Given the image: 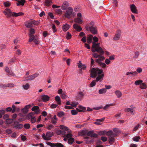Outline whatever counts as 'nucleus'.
I'll use <instances>...</instances> for the list:
<instances>
[{"label":"nucleus","mask_w":147,"mask_h":147,"mask_svg":"<svg viewBox=\"0 0 147 147\" xmlns=\"http://www.w3.org/2000/svg\"><path fill=\"white\" fill-rule=\"evenodd\" d=\"M93 38V36L91 34L88 35L87 37V42L88 43H90L92 42Z\"/></svg>","instance_id":"nucleus-23"},{"label":"nucleus","mask_w":147,"mask_h":147,"mask_svg":"<svg viewBox=\"0 0 147 147\" xmlns=\"http://www.w3.org/2000/svg\"><path fill=\"white\" fill-rule=\"evenodd\" d=\"M13 121V119H7L5 121V123L7 124H9L12 123Z\"/></svg>","instance_id":"nucleus-41"},{"label":"nucleus","mask_w":147,"mask_h":147,"mask_svg":"<svg viewBox=\"0 0 147 147\" xmlns=\"http://www.w3.org/2000/svg\"><path fill=\"white\" fill-rule=\"evenodd\" d=\"M89 131L87 130H83L80 131L79 132V135L80 136H83L84 138L85 136H86V135L88 136V133Z\"/></svg>","instance_id":"nucleus-10"},{"label":"nucleus","mask_w":147,"mask_h":147,"mask_svg":"<svg viewBox=\"0 0 147 147\" xmlns=\"http://www.w3.org/2000/svg\"><path fill=\"white\" fill-rule=\"evenodd\" d=\"M142 82V80H138L135 81V84L136 85H139L141 84Z\"/></svg>","instance_id":"nucleus-44"},{"label":"nucleus","mask_w":147,"mask_h":147,"mask_svg":"<svg viewBox=\"0 0 147 147\" xmlns=\"http://www.w3.org/2000/svg\"><path fill=\"white\" fill-rule=\"evenodd\" d=\"M30 86L29 84L28 83H27L25 85H23V86L24 89L26 90H28Z\"/></svg>","instance_id":"nucleus-46"},{"label":"nucleus","mask_w":147,"mask_h":147,"mask_svg":"<svg viewBox=\"0 0 147 147\" xmlns=\"http://www.w3.org/2000/svg\"><path fill=\"white\" fill-rule=\"evenodd\" d=\"M106 91V90L105 88H102L99 90L98 93L99 94H103L105 93Z\"/></svg>","instance_id":"nucleus-35"},{"label":"nucleus","mask_w":147,"mask_h":147,"mask_svg":"<svg viewBox=\"0 0 147 147\" xmlns=\"http://www.w3.org/2000/svg\"><path fill=\"white\" fill-rule=\"evenodd\" d=\"M104 76V74H102L101 75H98V76L96 77V82H98L100 80H102L103 77Z\"/></svg>","instance_id":"nucleus-25"},{"label":"nucleus","mask_w":147,"mask_h":147,"mask_svg":"<svg viewBox=\"0 0 147 147\" xmlns=\"http://www.w3.org/2000/svg\"><path fill=\"white\" fill-rule=\"evenodd\" d=\"M140 138L139 136H136L133 138V140L136 142H138Z\"/></svg>","instance_id":"nucleus-47"},{"label":"nucleus","mask_w":147,"mask_h":147,"mask_svg":"<svg viewBox=\"0 0 147 147\" xmlns=\"http://www.w3.org/2000/svg\"><path fill=\"white\" fill-rule=\"evenodd\" d=\"M71 113L73 115H75L77 114V111L75 109L72 110L71 111Z\"/></svg>","instance_id":"nucleus-53"},{"label":"nucleus","mask_w":147,"mask_h":147,"mask_svg":"<svg viewBox=\"0 0 147 147\" xmlns=\"http://www.w3.org/2000/svg\"><path fill=\"white\" fill-rule=\"evenodd\" d=\"M5 113V110H0V119L2 118V115H4Z\"/></svg>","instance_id":"nucleus-50"},{"label":"nucleus","mask_w":147,"mask_h":147,"mask_svg":"<svg viewBox=\"0 0 147 147\" xmlns=\"http://www.w3.org/2000/svg\"><path fill=\"white\" fill-rule=\"evenodd\" d=\"M73 27L78 32H80L82 30V28L76 24H74Z\"/></svg>","instance_id":"nucleus-20"},{"label":"nucleus","mask_w":147,"mask_h":147,"mask_svg":"<svg viewBox=\"0 0 147 147\" xmlns=\"http://www.w3.org/2000/svg\"><path fill=\"white\" fill-rule=\"evenodd\" d=\"M25 1L24 0H19L18 1V2L20 3V4L22 5H24Z\"/></svg>","instance_id":"nucleus-51"},{"label":"nucleus","mask_w":147,"mask_h":147,"mask_svg":"<svg viewBox=\"0 0 147 147\" xmlns=\"http://www.w3.org/2000/svg\"><path fill=\"white\" fill-rule=\"evenodd\" d=\"M88 136H90L91 138H96L98 137V135L94 133L93 130L89 131L88 133Z\"/></svg>","instance_id":"nucleus-11"},{"label":"nucleus","mask_w":147,"mask_h":147,"mask_svg":"<svg viewBox=\"0 0 147 147\" xmlns=\"http://www.w3.org/2000/svg\"><path fill=\"white\" fill-rule=\"evenodd\" d=\"M121 31L120 30H117L115 33V35L113 38V40H117L119 39L121 36Z\"/></svg>","instance_id":"nucleus-9"},{"label":"nucleus","mask_w":147,"mask_h":147,"mask_svg":"<svg viewBox=\"0 0 147 147\" xmlns=\"http://www.w3.org/2000/svg\"><path fill=\"white\" fill-rule=\"evenodd\" d=\"M78 67L81 70H84L86 69V65H78Z\"/></svg>","instance_id":"nucleus-39"},{"label":"nucleus","mask_w":147,"mask_h":147,"mask_svg":"<svg viewBox=\"0 0 147 147\" xmlns=\"http://www.w3.org/2000/svg\"><path fill=\"white\" fill-rule=\"evenodd\" d=\"M34 115V113L33 112L31 113L28 114L26 116L27 119H31Z\"/></svg>","instance_id":"nucleus-34"},{"label":"nucleus","mask_w":147,"mask_h":147,"mask_svg":"<svg viewBox=\"0 0 147 147\" xmlns=\"http://www.w3.org/2000/svg\"><path fill=\"white\" fill-rule=\"evenodd\" d=\"M130 9L131 11L134 13H138V10L136 6L134 4L130 5Z\"/></svg>","instance_id":"nucleus-13"},{"label":"nucleus","mask_w":147,"mask_h":147,"mask_svg":"<svg viewBox=\"0 0 147 147\" xmlns=\"http://www.w3.org/2000/svg\"><path fill=\"white\" fill-rule=\"evenodd\" d=\"M84 139L85 140V142L86 144H89L92 142V140H89V139H90L89 136H85Z\"/></svg>","instance_id":"nucleus-29"},{"label":"nucleus","mask_w":147,"mask_h":147,"mask_svg":"<svg viewBox=\"0 0 147 147\" xmlns=\"http://www.w3.org/2000/svg\"><path fill=\"white\" fill-rule=\"evenodd\" d=\"M59 127L61 129H62L64 131H67L69 130V129L67 127L63 125H61Z\"/></svg>","instance_id":"nucleus-32"},{"label":"nucleus","mask_w":147,"mask_h":147,"mask_svg":"<svg viewBox=\"0 0 147 147\" xmlns=\"http://www.w3.org/2000/svg\"><path fill=\"white\" fill-rule=\"evenodd\" d=\"M67 96V95L65 93H63L61 95V98L62 99H65Z\"/></svg>","instance_id":"nucleus-62"},{"label":"nucleus","mask_w":147,"mask_h":147,"mask_svg":"<svg viewBox=\"0 0 147 147\" xmlns=\"http://www.w3.org/2000/svg\"><path fill=\"white\" fill-rule=\"evenodd\" d=\"M31 123H35L36 121L35 117H33L30 119Z\"/></svg>","instance_id":"nucleus-56"},{"label":"nucleus","mask_w":147,"mask_h":147,"mask_svg":"<svg viewBox=\"0 0 147 147\" xmlns=\"http://www.w3.org/2000/svg\"><path fill=\"white\" fill-rule=\"evenodd\" d=\"M55 99L56 101L57 102L58 104L60 105L61 104V99L59 96L58 95L56 96L55 98Z\"/></svg>","instance_id":"nucleus-28"},{"label":"nucleus","mask_w":147,"mask_h":147,"mask_svg":"<svg viewBox=\"0 0 147 147\" xmlns=\"http://www.w3.org/2000/svg\"><path fill=\"white\" fill-rule=\"evenodd\" d=\"M69 6V3L67 1H64L61 6V9L63 10L67 9Z\"/></svg>","instance_id":"nucleus-14"},{"label":"nucleus","mask_w":147,"mask_h":147,"mask_svg":"<svg viewBox=\"0 0 147 147\" xmlns=\"http://www.w3.org/2000/svg\"><path fill=\"white\" fill-rule=\"evenodd\" d=\"M54 126L52 125H49L47 126V128L49 130H51L52 128Z\"/></svg>","instance_id":"nucleus-60"},{"label":"nucleus","mask_w":147,"mask_h":147,"mask_svg":"<svg viewBox=\"0 0 147 147\" xmlns=\"http://www.w3.org/2000/svg\"><path fill=\"white\" fill-rule=\"evenodd\" d=\"M51 0H46L45 1V4L46 6H49L51 5Z\"/></svg>","instance_id":"nucleus-36"},{"label":"nucleus","mask_w":147,"mask_h":147,"mask_svg":"<svg viewBox=\"0 0 147 147\" xmlns=\"http://www.w3.org/2000/svg\"><path fill=\"white\" fill-rule=\"evenodd\" d=\"M57 106V104H51V107L52 109H54L56 108Z\"/></svg>","instance_id":"nucleus-61"},{"label":"nucleus","mask_w":147,"mask_h":147,"mask_svg":"<svg viewBox=\"0 0 147 147\" xmlns=\"http://www.w3.org/2000/svg\"><path fill=\"white\" fill-rule=\"evenodd\" d=\"M23 127V125L22 124L19 123V122L17 121H15L13 124L12 127L18 129H19L22 128Z\"/></svg>","instance_id":"nucleus-7"},{"label":"nucleus","mask_w":147,"mask_h":147,"mask_svg":"<svg viewBox=\"0 0 147 147\" xmlns=\"http://www.w3.org/2000/svg\"><path fill=\"white\" fill-rule=\"evenodd\" d=\"M96 84V81L94 80L92 81L91 83L90 84V87H92L95 86Z\"/></svg>","instance_id":"nucleus-49"},{"label":"nucleus","mask_w":147,"mask_h":147,"mask_svg":"<svg viewBox=\"0 0 147 147\" xmlns=\"http://www.w3.org/2000/svg\"><path fill=\"white\" fill-rule=\"evenodd\" d=\"M55 12L58 14H62V11L60 9H56L55 10Z\"/></svg>","instance_id":"nucleus-48"},{"label":"nucleus","mask_w":147,"mask_h":147,"mask_svg":"<svg viewBox=\"0 0 147 147\" xmlns=\"http://www.w3.org/2000/svg\"><path fill=\"white\" fill-rule=\"evenodd\" d=\"M115 94L118 98H120L122 95L121 92L119 90H116L115 92Z\"/></svg>","instance_id":"nucleus-30"},{"label":"nucleus","mask_w":147,"mask_h":147,"mask_svg":"<svg viewBox=\"0 0 147 147\" xmlns=\"http://www.w3.org/2000/svg\"><path fill=\"white\" fill-rule=\"evenodd\" d=\"M90 77L92 78L96 77L97 75H100L103 73V70L102 69H100L98 68H92L90 70Z\"/></svg>","instance_id":"nucleus-3"},{"label":"nucleus","mask_w":147,"mask_h":147,"mask_svg":"<svg viewBox=\"0 0 147 147\" xmlns=\"http://www.w3.org/2000/svg\"><path fill=\"white\" fill-rule=\"evenodd\" d=\"M107 136H110L114 138L117 136V134L115 133H113L112 130H110L108 131V132L107 133Z\"/></svg>","instance_id":"nucleus-18"},{"label":"nucleus","mask_w":147,"mask_h":147,"mask_svg":"<svg viewBox=\"0 0 147 147\" xmlns=\"http://www.w3.org/2000/svg\"><path fill=\"white\" fill-rule=\"evenodd\" d=\"M69 27V25L67 24H66L63 25L62 29L63 31H66L68 30Z\"/></svg>","instance_id":"nucleus-24"},{"label":"nucleus","mask_w":147,"mask_h":147,"mask_svg":"<svg viewBox=\"0 0 147 147\" xmlns=\"http://www.w3.org/2000/svg\"><path fill=\"white\" fill-rule=\"evenodd\" d=\"M74 142V139L73 138H70L68 140V142L69 144H72Z\"/></svg>","instance_id":"nucleus-45"},{"label":"nucleus","mask_w":147,"mask_h":147,"mask_svg":"<svg viewBox=\"0 0 147 147\" xmlns=\"http://www.w3.org/2000/svg\"><path fill=\"white\" fill-rule=\"evenodd\" d=\"M94 22H91L89 24H87L85 26L86 30H89L93 34H96L98 33V30L97 27L95 26Z\"/></svg>","instance_id":"nucleus-2"},{"label":"nucleus","mask_w":147,"mask_h":147,"mask_svg":"<svg viewBox=\"0 0 147 147\" xmlns=\"http://www.w3.org/2000/svg\"><path fill=\"white\" fill-rule=\"evenodd\" d=\"M137 74V72L136 71L130 72H127L126 73V75H129V76H131V75L132 76L136 75Z\"/></svg>","instance_id":"nucleus-37"},{"label":"nucleus","mask_w":147,"mask_h":147,"mask_svg":"<svg viewBox=\"0 0 147 147\" xmlns=\"http://www.w3.org/2000/svg\"><path fill=\"white\" fill-rule=\"evenodd\" d=\"M38 73H36L32 75L29 76H28L29 79H28V80H29V81L33 80L37 76H38Z\"/></svg>","instance_id":"nucleus-17"},{"label":"nucleus","mask_w":147,"mask_h":147,"mask_svg":"<svg viewBox=\"0 0 147 147\" xmlns=\"http://www.w3.org/2000/svg\"><path fill=\"white\" fill-rule=\"evenodd\" d=\"M65 136L67 138H71V137L72 136V135L70 133L68 134Z\"/></svg>","instance_id":"nucleus-64"},{"label":"nucleus","mask_w":147,"mask_h":147,"mask_svg":"<svg viewBox=\"0 0 147 147\" xmlns=\"http://www.w3.org/2000/svg\"><path fill=\"white\" fill-rule=\"evenodd\" d=\"M35 33L34 29L33 28H31L30 29L29 33V37L33 36Z\"/></svg>","instance_id":"nucleus-21"},{"label":"nucleus","mask_w":147,"mask_h":147,"mask_svg":"<svg viewBox=\"0 0 147 147\" xmlns=\"http://www.w3.org/2000/svg\"><path fill=\"white\" fill-rule=\"evenodd\" d=\"M31 107V105H28L25 106L24 108L21 110L22 112L24 114L26 113L28 111V109L30 108Z\"/></svg>","instance_id":"nucleus-12"},{"label":"nucleus","mask_w":147,"mask_h":147,"mask_svg":"<svg viewBox=\"0 0 147 147\" xmlns=\"http://www.w3.org/2000/svg\"><path fill=\"white\" fill-rule=\"evenodd\" d=\"M113 131L117 134V133H119L120 132V131L119 129L117 128H114L113 129Z\"/></svg>","instance_id":"nucleus-55"},{"label":"nucleus","mask_w":147,"mask_h":147,"mask_svg":"<svg viewBox=\"0 0 147 147\" xmlns=\"http://www.w3.org/2000/svg\"><path fill=\"white\" fill-rule=\"evenodd\" d=\"M72 36L69 32H67L66 35V37L67 39H69Z\"/></svg>","instance_id":"nucleus-43"},{"label":"nucleus","mask_w":147,"mask_h":147,"mask_svg":"<svg viewBox=\"0 0 147 147\" xmlns=\"http://www.w3.org/2000/svg\"><path fill=\"white\" fill-rule=\"evenodd\" d=\"M84 94L82 92H79L77 96V99L81 100L84 97Z\"/></svg>","instance_id":"nucleus-22"},{"label":"nucleus","mask_w":147,"mask_h":147,"mask_svg":"<svg viewBox=\"0 0 147 147\" xmlns=\"http://www.w3.org/2000/svg\"><path fill=\"white\" fill-rule=\"evenodd\" d=\"M78 104V103L77 102L75 101H73L71 102V106L73 107L76 108L77 105Z\"/></svg>","instance_id":"nucleus-42"},{"label":"nucleus","mask_w":147,"mask_h":147,"mask_svg":"<svg viewBox=\"0 0 147 147\" xmlns=\"http://www.w3.org/2000/svg\"><path fill=\"white\" fill-rule=\"evenodd\" d=\"M108 141L110 144H112L115 142V139L110 136H108Z\"/></svg>","instance_id":"nucleus-27"},{"label":"nucleus","mask_w":147,"mask_h":147,"mask_svg":"<svg viewBox=\"0 0 147 147\" xmlns=\"http://www.w3.org/2000/svg\"><path fill=\"white\" fill-rule=\"evenodd\" d=\"M5 71L7 74V75H12V74L10 71L9 68L8 67H6L5 68Z\"/></svg>","instance_id":"nucleus-38"},{"label":"nucleus","mask_w":147,"mask_h":147,"mask_svg":"<svg viewBox=\"0 0 147 147\" xmlns=\"http://www.w3.org/2000/svg\"><path fill=\"white\" fill-rule=\"evenodd\" d=\"M5 10L7 13V15L6 16L7 17H9L11 16L13 17H16L20 16H23L24 13L22 12H19L18 13H16L14 12H12L11 10L8 8H6Z\"/></svg>","instance_id":"nucleus-5"},{"label":"nucleus","mask_w":147,"mask_h":147,"mask_svg":"<svg viewBox=\"0 0 147 147\" xmlns=\"http://www.w3.org/2000/svg\"><path fill=\"white\" fill-rule=\"evenodd\" d=\"M59 143H53L49 142H47V144L51 147H58Z\"/></svg>","instance_id":"nucleus-19"},{"label":"nucleus","mask_w":147,"mask_h":147,"mask_svg":"<svg viewBox=\"0 0 147 147\" xmlns=\"http://www.w3.org/2000/svg\"><path fill=\"white\" fill-rule=\"evenodd\" d=\"M101 140L104 142L106 141L107 140V137H102L101 138Z\"/></svg>","instance_id":"nucleus-63"},{"label":"nucleus","mask_w":147,"mask_h":147,"mask_svg":"<svg viewBox=\"0 0 147 147\" xmlns=\"http://www.w3.org/2000/svg\"><path fill=\"white\" fill-rule=\"evenodd\" d=\"M146 87V85L145 83H142L140 86V88L142 89L145 88Z\"/></svg>","instance_id":"nucleus-52"},{"label":"nucleus","mask_w":147,"mask_h":147,"mask_svg":"<svg viewBox=\"0 0 147 147\" xmlns=\"http://www.w3.org/2000/svg\"><path fill=\"white\" fill-rule=\"evenodd\" d=\"M93 41L92 42V46L91 47V51L94 53L96 51L100 54H103L104 51L100 47V43H96L98 41V39L96 36H94L92 38Z\"/></svg>","instance_id":"nucleus-1"},{"label":"nucleus","mask_w":147,"mask_h":147,"mask_svg":"<svg viewBox=\"0 0 147 147\" xmlns=\"http://www.w3.org/2000/svg\"><path fill=\"white\" fill-rule=\"evenodd\" d=\"M32 41L34 42L35 44L36 45L38 44L40 42L38 37L36 36L30 37L29 42H31Z\"/></svg>","instance_id":"nucleus-8"},{"label":"nucleus","mask_w":147,"mask_h":147,"mask_svg":"<svg viewBox=\"0 0 147 147\" xmlns=\"http://www.w3.org/2000/svg\"><path fill=\"white\" fill-rule=\"evenodd\" d=\"M16 58H13L11 59L10 60L9 62L10 63H13V62L16 61Z\"/></svg>","instance_id":"nucleus-57"},{"label":"nucleus","mask_w":147,"mask_h":147,"mask_svg":"<svg viewBox=\"0 0 147 147\" xmlns=\"http://www.w3.org/2000/svg\"><path fill=\"white\" fill-rule=\"evenodd\" d=\"M32 111H34L35 113L36 114H38L40 112L39 107L38 106H34L32 108Z\"/></svg>","instance_id":"nucleus-15"},{"label":"nucleus","mask_w":147,"mask_h":147,"mask_svg":"<svg viewBox=\"0 0 147 147\" xmlns=\"http://www.w3.org/2000/svg\"><path fill=\"white\" fill-rule=\"evenodd\" d=\"M108 132V131H107L105 130L104 131H100L98 132V134L100 136L103 135L104 134H106V135H107V133Z\"/></svg>","instance_id":"nucleus-40"},{"label":"nucleus","mask_w":147,"mask_h":147,"mask_svg":"<svg viewBox=\"0 0 147 147\" xmlns=\"http://www.w3.org/2000/svg\"><path fill=\"white\" fill-rule=\"evenodd\" d=\"M53 134V133H51L50 132H47L46 133V136L47 138L49 139V140L50 139V138L52 136Z\"/></svg>","instance_id":"nucleus-33"},{"label":"nucleus","mask_w":147,"mask_h":147,"mask_svg":"<svg viewBox=\"0 0 147 147\" xmlns=\"http://www.w3.org/2000/svg\"><path fill=\"white\" fill-rule=\"evenodd\" d=\"M82 18H76L74 19V22L76 23H77L79 24H82V20L81 19Z\"/></svg>","instance_id":"nucleus-26"},{"label":"nucleus","mask_w":147,"mask_h":147,"mask_svg":"<svg viewBox=\"0 0 147 147\" xmlns=\"http://www.w3.org/2000/svg\"><path fill=\"white\" fill-rule=\"evenodd\" d=\"M3 4L5 7H10L11 5V3L8 1L4 2Z\"/></svg>","instance_id":"nucleus-31"},{"label":"nucleus","mask_w":147,"mask_h":147,"mask_svg":"<svg viewBox=\"0 0 147 147\" xmlns=\"http://www.w3.org/2000/svg\"><path fill=\"white\" fill-rule=\"evenodd\" d=\"M40 23V22L38 21H36L33 19H30L25 22V25L27 28H31L33 27V25L38 26L39 25Z\"/></svg>","instance_id":"nucleus-4"},{"label":"nucleus","mask_w":147,"mask_h":147,"mask_svg":"<svg viewBox=\"0 0 147 147\" xmlns=\"http://www.w3.org/2000/svg\"><path fill=\"white\" fill-rule=\"evenodd\" d=\"M41 98L43 102H46L49 100L50 97L47 95H43L41 96Z\"/></svg>","instance_id":"nucleus-16"},{"label":"nucleus","mask_w":147,"mask_h":147,"mask_svg":"<svg viewBox=\"0 0 147 147\" xmlns=\"http://www.w3.org/2000/svg\"><path fill=\"white\" fill-rule=\"evenodd\" d=\"M24 128L26 129H29L30 127V125L28 123H26L23 125Z\"/></svg>","instance_id":"nucleus-54"},{"label":"nucleus","mask_w":147,"mask_h":147,"mask_svg":"<svg viewBox=\"0 0 147 147\" xmlns=\"http://www.w3.org/2000/svg\"><path fill=\"white\" fill-rule=\"evenodd\" d=\"M64 115V113L63 112H60L58 113L57 115L59 117H61L63 116Z\"/></svg>","instance_id":"nucleus-59"},{"label":"nucleus","mask_w":147,"mask_h":147,"mask_svg":"<svg viewBox=\"0 0 147 147\" xmlns=\"http://www.w3.org/2000/svg\"><path fill=\"white\" fill-rule=\"evenodd\" d=\"M93 56L95 58H99L100 55H98L97 53H94L92 54Z\"/></svg>","instance_id":"nucleus-58"},{"label":"nucleus","mask_w":147,"mask_h":147,"mask_svg":"<svg viewBox=\"0 0 147 147\" xmlns=\"http://www.w3.org/2000/svg\"><path fill=\"white\" fill-rule=\"evenodd\" d=\"M73 11V9L71 7H69L67 9L65 14L63 16V17H66L68 19L70 18L71 17V15Z\"/></svg>","instance_id":"nucleus-6"}]
</instances>
